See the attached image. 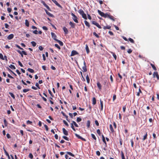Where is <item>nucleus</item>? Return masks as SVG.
<instances>
[{"label":"nucleus","instance_id":"f257e3e1","mask_svg":"<svg viewBox=\"0 0 159 159\" xmlns=\"http://www.w3.org/2000/svg\"><path fill=\"white\" fill-rule=\"evenodd\" d=\"M98 12L99 14L102 17H103L104 18H108L109 16V14L107 13L105 14L99 10H98Z\"/></svg>","mask_w":159,"mask_h":159},{"label":"nucleus","instance_id":"f03ea898","mask_svg":"<svg viewBox=\"0 0 159 159\" xmlns=\"http://www.w3.org/2000/svg\"><path fill=\"white\" fill-rule=\"evenodd\" d=\"M78 12L82 15V17L85 20L87 19L86 15L84 13V11L82 9H80L78 11Z\"/></svg>","mask_w":159,"mask_h":159},{"label":"nucleus","instance_id":"7ed1b4c3","mask_svg":"<svg viewBox=\"0 0 159 159\" xmlns=\"http://www.w3.org/2000/svg\"><path fill=\"white\" fill-rule=\"evenodd\" d=\"M71 16H73L72 19L76 23H78V18L73 13H71Z\"/></svg>","mask_w":159,"mask_h":159},{"label":"nucleus","instance_id":"20e7f679","mask_svg":"<svg viewBox=\"0 0 159 159\" xmlns=\"http://www.w3.org/2000/svg\"><path fill=\"white\" fill-rule=\"evenodd\" d=\"M83 59L84 60L83 62L84 66L82 67V69L83 70V71L84 72H86V71H87V69L86 68V63L84 61V59Z\"/></svg>","mask_w":159,"mask_h":159},{"label":"nucleus","instance_id":"39448f33","mask_svg":"<svg viewBox=\"0 0 159 159\" xmlns=\"http://www.w3.org/2000/svg\"><path fill=\"white\" fill-rule=\"evenodd\" d=\"M153 78L156 77L158 80L159 79V76L157 72H154L153 74Z\"/></svg>","mask_w":159,"mask_h":159},{"label":"nucleus","instance_id":"423d86ee","mask_svg":"<svg viewBox=\"0 0 159 159\" xmlns=\"http://www.w3.org/2000/svg\"><path fill=\"white\" fill-rule=\"evenodd\" d=\"M52 38L55 41H57L58 39H56L57 36L53 32L51 33Z\"/></svg>","mask_w":159,"mask_h":159},{"label":"nucleus","instance_id":"0eeeda50","mask_svg":"<svg viewBox=\"0 0 159 159\" xmlns=\"http://www.w3.org/2000/svg\"><path fill=\"white\" fill-rule=\"evenodd\" d=\"M52 1L53 2H54L56 4V5L58 7H59L61 9L62 8L61 6L59 3H58V2L56 0H52Z\"/></svg>","mask_w":159,"mask_h":159},{"label":"nucleus","instance_id":"6e6552de","mask_svg":"<svg viewBox=\"0 0 159 159\" xmlns=\"http://www.w3.org/2000/svg\"><path fill=\"white\" fill-rule=\"evenodd\" d=\"M75 135L78 139H80L82 140H83V141H86V139H85L83 138L82 137H81V136H80L78 134H75Z\"/></svg>","mask_w":159,"mask_h":159},{"label":"nucleus","instance_id":"1a4fd4ad","mask_svg":"<svg viewBox=\"0 0 159 159\" xmlns=\"http://www.w3.org/2000/svg\"><path fill=\"white\" fill-rule=\"evenodd\" d=\"M78 53L77 51L75 50H73L71 52V54L70 55L71 56H74L75 55L78 54Z\"/></svg>","mask_w":159,"mask_h":159},{"label":"nucleus","instance_id":"9d476101","mask_svg":"<svg viewBox=\"0 0 159 159\" xmlns=\"http://www.w3.org/2000/svg\"><path fill=\"white\" fill-rule=\"evenodd\" d=\"M63 132L64 134L66 135H68V132L64 128H62Z\"/></svg>","mask_w":159,"mask_h":159},{"label":"nucleus","instance_id":"9b49d317","mask_svg":"<svg viewBox=\"0 0 159 159\" xmlns=\"http://www.w3.org/2000/svg\"><path fill=\"white\" fill-rule=\"evenodd\" d=\"M69 25L71 26V27L72 28H74L75 27V24L73 22L70 21L69 22Z\"/></svg>","mask_w":159,"mask_h":159},{"label":"nucleus","instance_id":"f8f14e48","mask_svg":"<svg viewBox=\"0 0 159 159\" xmlns=\"http://www.w3.org/2000/svg\"><path fill=\"white\" fill-rule=\"evenodd\" d=\"M14 37V35L13 34H11L9 35L7 37V39L8 40H11Z\"/></svg>","mask_w":159,"mask_h":159},{"label":"nucleus","instance_id":"ddd939ff","mask_svg":"<svg viewBox=\"0 0 159 159\" xmlns=\"http://www.w3.org/2000/svg\"><path fill=\"white\" fill-rule=\"evenodd\" d=\"M63 29L65 34H67L68 33V31L67 29L65 27H64Z\"/></svg>","mask_w":159,"mask_h":159},{"label":"nucleus","instance_id":"4468645a","mask_svg":"<svg viewBox=\"0 0 159 159\" xmlns=\"http://www.w3.org/2000/svg\"><path fill=\"white\" fill-rule=\"evenodd\" d=\"M102 140L103 143L105 144V145L107 146V143L105 140V139L104 136L103 135H102Z\"/></svg>","mask_w":159,"mask_h":159},{"label":"nucleus","instance_id":"2eb2a0df","mask_svg":"<svg viewBox=\"0 0 159 159\" xmlns=\"http://www.w3.org/2000/svg\"><path fill=\"white\" fill-rule=\"evenodd\" d=\"M97 85L99 89L101 90L102 88V86L99 82L97 83Z\"/></svg>","mask_w":159,"mask_h":159},{"label":"nucleus","instance_id":"dca6fc26","mask_svg":"<svg viewBox=\"0 0 159 159\" xmlns=\"http://www.w3.org/2000/svg\"><path fill=\"white\" fill-rule=\"evenodd\" d=\"M85 48L87 53V54H88L89 52V47L87 44L86 45Z\"/></svg>","mask_w":159,"mask_h":159},{"label":"nucleus","instance_id":"f3484780","mask_svg":"<svg viewBox=\"0 0 159 159\" xmlns=\"http://www.w3.org/2000/svg\"><path fill=\"white\" fill-rule=\"evenodd\" d=\"M4 151L6 155L8 157V159H10V157L8 153L6 151V150L5 149H4Z\"/></svg>","mask_w":159,"mask_h":159},{"label":"nucleus","instance_id":"a211bd4d","mask_svg":"<svg viewBox=\"0 0 159 159\" xmlns=\"http://www.w3.org/2000/svg\"><path fill=\"white\" fill-rule=\"evenodd\" d=\"M96 99L95 98L93 97L92 99V103L93 105H95L96 104Z\"/></svg>","mask_w":159,"mask_h":159},{"label":"nucleus","instance_id":"6ab92c4d","mask_svg":"<svg viewBox=\"0 0 159 159\" xmlns=\"http://www.w3.org/2000/svg\"><path fill=\"white\" fill-rule=\"evenodd\" d=\"M111 27L110 26L107 25L106 26H104L103 27V29L104 30H106L107 29H110Z\"/></svg>","mask_w":159,"mask_h":159},{"label":"nucleus","instance_id":"aec40b11","mask_svg":"<svg viewBox=\"0 0 159 159\" xmlns=\"http://www.w3.org/2000/svg\"><path fill=\"white\" fill-rule=\"evenodd\" d=\"M108 18L113 21H114L115 20V19H114V17L110 15H109Z\"/></svg>","mask_w":159,"mask_h":159},{"label":"nucleus","instance_id":"412c9836","mask_svg":"<svg viewBox=\"0 0 159 159\" xmlns=\"http://www.w3.org/2000/svg\"><path fill=\"white\" fill-rule=\"evenodd\" d=\"M84 22L86 25L88 27H89L90 25L89 23L88 22H87L86 20H85L84 21Z\"/></svg>","mask_w":159,"mask_h":159},{"label":"nucleus","instance_id":"4be33fe9","mask_svg":"<svg viewBox=\"0 0 159 159\" xmlns=\"http://www.w3.org/2000/svg\"><path fill=\"white\" fill-rule=\"evenodd\" d=\"M25 25L27 27H29V23L27 20H25Z\"/></svg>","mask_w":159,"mask_h":159},{"label":"nucleus","instance_id":"5701e85b","mask_svg":"<svg viewBox=\"0 0 159 159\" xmlns=\"http://www.w3.org/2000/svg\"><path fill=\"white\" fill-rule=\"evenodd\" d=\"M110 129L112 132H114V130L113 129L112 126L111 124L110 125Z\"/></svg>","mask_w":159,"mask_h":159},{"label":"nucleus","instance_id":"b1692460","mask_svg":"<svg viewBox=\"0 0 159 159\" xmlns=\"http://www.w3.org/2000/svg\"><path fill=\"white\" fill-rule=\"evenodd\" d=\"M57 41L58 43H59V44L60 45V46H62L63 45V43L62 42L60 41V40H59L58 39Z\"/></svg>","mask_w":159,"mask_h":159},{"label":"nucleus","instance_id":"393cba45","mask_svg":"<svg viewBox=\"0 0 159 159\" xmlns=\"http://www.w3.org/2000/svg\"><path fill=\"white\" fill-rule=\"evenodd\" d=\"M86 79L87 83H89L90 82V79L88 75H87L86 76Z\"/></svg>","mask_w":159,"mask_h":159},{"label":"nucleus","instance_id":"a878e982","mask_svg":"<svg viewBox=\"0 0 159 159\" xmlns=\"http://www.w3.org/2000/svg\"><path fill=\"white\" fill-rule=\"evenodd\" d=\"M9 67L12 69H16V67L15 66L11 64L9 66Z\"/></svg>","mask_w":159,"mask_h":159},{"label":"nucleus","instance_id":"bb28decb","mask_svg":"<svg viewBox=\"0 0 159 159\" xmlns=\"http://www.w3.org/2000/svg\"><path fill=\"white\" fill-rule=\"evenodd\" d=\"M27 70L31 73H33L34 72V70L33 69L31 68H28Z\"/></svg>","mask_w":159,"mask_h":159},{"label":"nucleus","instance_id":"cd10ccee","mask_svg":"<svg viewBox=\"0 0 159 159\" xmlns=\"http://www.w3.org/2000/svg\"><path fill=\"white\" fill-rule=\"evenodd\" d=\"M66 153H67L68 154L72 156V157H74L75 155L73 154L71 152H66Z\"/></svg>","mask_w":159,"mask_h":159},{"label":"nucleus","instance_id":"c85d7f7f","mask_svg":"<svg viewBox=\"0 0 159 159\" xmlns=\"http://www.w3.org/2000/svg\"><path fill=\"white\" fill-rule=\"evenodd\" d=\"M147 132H146V134L143 136V141H144L146 139H147Z\"/></svg>","mask_w":159,"mask_h":159},{"label":"nucleus","instance_id":"c756f323","mask_svg":"<svg viewBox=\"0 0 159 159\" xmlns=\"http://www.w3.org/2000/svg\"><path fill=\"white\" fill-rule=\"evenodd\" d=\"M4 123L5 126H7L8 125V123L5 119L4 120Z\"/></svg>","mask_w":159,"mask_h":159},{"label":"nucleus","instance_id":"7c9ffc66","mask_svg":"<svg viewBox=\"0 0 159 159\" xmlns=\"http://www.w3.org/2000/svg\"><path fill=\"white\" fill-rule=\"evenodd\" d=\"M90 125V121L89 120H88L87 121V126L88 128H89Z\"/></svg>","mask_w":159,"mask_h":159},{"label":"nucleus","instance_id":"2f4dec72","mask_svg":"<svg viewBox=\"0 0 159 159\" xmlns=\"http://www.w3.org/2000/svg\"><path fill=\"white\" fill-rule=\"evenodd\" d=\"M31 43L33 47H35L36 46V43L34 41H32Z\"/></svg>","mask_w":159,"mask_h":159},{"label":"nucleus","instance_id":"473e14b6","mask_svg":"<svg viewBox=\"0 0 159 159\" xmlns=\"http://www.w3.org/2000/svg\"><path fill=\"white\" fill-rule=\"evenodd\" d=\"M49 16L51 17H53V15L51 14L48 11L46 13Z\"/></svg>","mask_w":159,"mask_h":159},{"label":"nucleus","instance_id":"72a5a7b5","mask_svg":"<svg viewBox=\"0 0 159 159\" xmlns=\"http://www.w3.org/2000/svg\"><path fill=\"white\" fill-rule=\"evenodd\" d=\"M9 94L13 99L15 98V97L14 96V95L12 93L10 92L9 93Z\"/></svg>","mask_w":159,"mask_h":159},{"label":"nucleus","instance_id":"f704fd0d","mask_svg":"<svg viewBox=\"0 0 159 159\" xmlns=\"http://www.w3.org/2000/svg\"><path fill=\"white\" fill-rule=\"evenodd\" d=\"M73 124V125H74L76 127H78V125L76 124V123L74 121H72V123Z\"/></svg>","mask_w":159,"mask_h":159},{"label":"nucleus","instance_id":"c9c22d12","mask_svg":"<svg viewBox=\"0 0 159 159\" xmlns=\"http://www.w3.org/2000/svg\"><path fill=\"white\" fill-rule=\"evenodd\" d=\"M151 66L154 70H157V69L156 67L154 65L152 64H151Z\"/></svg>","mask_w":159,"mask_h":159},{"label":"nucleus","instance_id":"e433bc0d","mask_svg":"<svg viewBox=\"0 0 159 159\" xmlns=\"http://www.w3.org/2000/svg\"><path fill=\"white\" fill-rule=\"evenodd\" d=\"M112 55L113 57H114L115 59V60H116L117 58V57L116 55L113 52H112Z\"/></svg>","mask_w":159,"mask_h":159},{"label":"nucleus","instance_id":"4c0bfd02","mask_svg":"<svg viewBox=\"0 0 159 159\" xmlns=\"http://www.w3.org/2000/svg\"><path fill=\"white\" fill-rule=\"evenodd\" d=\"M49 101L52 104H54V102L51 101V100H52L53 99V98L52 97H50L49 98Z\"/></svg>","mask_w":159,"mask_h":159},{"label":"nucleus","instance_id":"58836bf2","mask_svg":"<svg viewBox=\"0 0 159 159\" xmlns=\"http://www.w3.org/2000/svg\"><path fill=\"white\" fill-rule=\"evenodd\" d=\"M81 119L80 117H77L76 119V121L77 122H79L81 121Z\"/></svg>","mask_w":159,"mask_h":159},{"label":"nucleus","instance_id":"ea45409f","mask_svg":"<svg viewBox=\"0 0 159 159\" xmlns=\"http://www.w3.org/2000/svg\"><path fill=\"white\" fill-rule=\"evenodd\" d=\"M92 137L94 140H96V138L95 136V135L93 134H91Z\"/></svg>","mask_w":159,"mask_h":159},{"label":"nucleus","instance_id":"a19ab883","mask_svg":"<svg viewBox=\"0 0 159 159\" xmlns=\"http://www.w3.org/2000/svg\"><path fill=\"white\" fill-rule=\"evenodd\" d=\"M121 155L122 159H125L123 152L122 151L121 152Z\"/></svg>","mask_w":159,"mask_h":159},{"label":"nucleus","instance_id":"79ce46f5","mask_svg":"<svg viewBox=\"0 0 159 159\" xmlns=\"http://www.w3.org/2000/svg\"><path fill=\"white\" fill-rule=\"evenodd\" d=\"M30 90V89H25L23 90V91L24 93H26V92L29 91Z\"/></svg>","mask_w":159,"mask_h":159},{"label":"nucleus","instance_id":"37998d69","mask_svg":"<svg viewBox=\"0 0 159 159\" xmlns=\"http://www.w3.org/2000/svg\"><path fill=\"white\" fill-rule=\"evenodd\" d=\"M63 123L65 125H66L67 126H69V125L68 124V123L67 122L65 121V120H63Z\"/></svg>","mask_w":159,"mask_h":159},{"label":"nucleus","instance_id":"c03bdc74","mask_svg":"<svg viewBox=\"0 0 159 159\" xmlns=\"http://www.w3.org/2000/svg\"><path fill=\"white\" fill-rule=\"evenodd\" d=\"M0 58L2 60H4V58L3 57V55L2 53H0Z\"/></svg>","mask_w":159,"mask_h":159},{"label":"nucleus","instance_id":"a18cd8bd","mask_svg":"<svg viewBox=\"0 0 159 159\" xmlns=\"http://www.w3.org/2000/svg\"><path fill=\"white\" fill-rule=\"evenodd\" d=\"M129 41H130L132 43H134V41L131 38H129Z\"/></svg>","mask_w":159,"mask_h":159},{"label":"nucleus","instance_id":"49530a36","mask_svg":"<svg viewBox=\"0 0 159 159\" xmlns=\"http://www.w3.org/2000/svg\"><path fill=\"white\" fill-rule=\"evenodd\" d=\"M93 35H95L97 38H99V36L95 32L93 33Z\"/></svg>","mask_w":159,"mask_h":159},{"label":"nucleus","instance_id":"de8ad7c7","mask_svg":"<svg viewBox=\"0 0 159 159\" xmlns=\"http://www.w3.org/2000/svg\"><path fill=\"white\" fill-rule=\"evenodd\" d=\"M55 47H57V48H58L59 49H61V48L57 44H55Z\"/></svg>","mask_w":159,"mask_h":159},{"label":"nucleus","instance_id":"09e8293b","mask_svg":"<svg viewBox=\"0 0 159 159\" xmlns=\"http://www.w3.org/2000/svg\"><path fill=\"white\" fill-rule=\"evenodd\" d=\"M97 132L99 136L101 135V132L99 129H98Z\"/></svg>","mask_w":159,"mask_h":159},{"label":"nucleus","instance_id":"8fccbe9b","mask_svg":"<svg viewBox=\"0 0 159 159\" xmlns=\"http://www.w3.org/2000/svg\"><path fill=\"white\" fill-rule=\"evenodd\" d=\"M29 157L31 159H32L33 157V155L31 153L29 154Z\"/></svg>","mask_w":159,"mask_h":159},{"label":"nucleus","instance_id":"3c124183","mask_svg":"<svg viewBox=\"0 0 159 159\" xmlns=\"http://www.w3.org/2000/svg\"><path fill=\"white\" fill-rule=\"evenodd\" d=\"M130 142H131V146L132 147H133V146H134V142H133V139H131L130 140Z\"/></svg>","mask_w":159,"mask_h":159},{"label":"nucleus","instance_id":"603ef678","mask_svg":"<svg viewBox=\"0 0 159 159\" xmlns=\"http://www.w3.org/2000/svg\"><path fill=\"white\" fill-rule=\"evenodd\" d=\"M62 138L65 140H68V141L69 140V138H68L67 137H66V136H63L62 137Z\"/></svg>","mask_w":159,"mask_h":159},{"label":"nucleus","instance_id":"864d4df0","mask_svg":"<svg viewBox=\"0 0 159 159\" xmlns=\"http://www.w3.org/2000/svg\"><path fill=\"white\" fill-rule=\"evenodd\" d=\"M48 9V10L49 11H51V9H50L49 7L46 4V5L45 6Z\"/></svg>","mask_w":159,"mask_h":159},{"label":"nucleus","instance_id":"5fc2aeb1","mask_svg":"<svg viewBox=\"0 0 159 159\" xmlns=\"http://www.w3.org/2000/svg\"><path fill=\"white\" fill-rule=\"evenodd\" d=\"M16 47H17V48H19V49H21V50H23V48H21V47H20V46H19V45H18L16 44Z\"/></svg>","mask_w":159,"mask_h":159},{"label":"nucleus","instance_id":"6e6d98bb","mask_svg":"<svg viewBox=\"0 0 159 159\" xmlns=\"http://www.w3.org/2000/svg\"><path fill=\"white\" fill-rule=\"evenodd\" d=\"M132 52V50H131V49H129L127 51V52L128 53L130 54Z\"/></svg>","mask_w":159,"mask_h":159},{"label":"nucleus","instance_id":"4d7b16f0","mask_svg":"<svg viewBox=\"0 0 159 159\" xmlns=\"http://www.w3.org/2000/svg\"><path fill=\"white\" fill-rule=\"evenodd\" d=\"M44 127L45 128L46 130L47 131H48V126L47 125H44Z\"/></svg>","mask_w":159,"mask_h":159},{"label":"nucleus","instance_id":"13d9d810","mask_svg":"<svg viewBox=\"0 0 159 159\" xmlns=\"http://www.w3.org/2000/svg\"><path fill=\"white\" fill-rule=\"evenodd\" d=\"M39 49L41 51L43 50V48L41 46H39Z\"/></svg>","mask_w":159,"mask_h":159},{"label":"nucleus","instance_id":"bf43d9fd","mask_svg":"<svg viewBox=\"0 0 159 159\" xmlns=\"http://www.w3.org/2000/svg\"><path fill=\"white\" fill-rule=\"evenodd\" d=\"M35 86L39 89H40V87L39 85V84L37 83H36L35 84Z\"/></svg>","mask_w":159,"mask_h":159},{"label":"nucleus","instance_id":"052dcab7","mask_svg":"<svg viewBox=\"0 0 159 159\" xmlns=\"http://www.w3.org/2000/svg\"><path fill=\"white\" fill-rule=\"evenodd\" d=\"M19 65L21 66V67H23V65L20 62V61H18V62Z\"/></svg>","mask_w":159,"mask_h":159},{"label":"nucleus","instance_id":"680f3d73","mask_svg":"<svg viewBox=\"0 0 159 159\" xmlns=\"http://www.w3.org/2000/svg\"><path fill=\"white\" fill-rule=\"evenodd\" d=\"M11 9L10 8H7V11L9 13H10L11 11Z\"/></svg>","mask_w":159,"mask_h":159},{"label":"nucleus","instance_id":"e2e57ef3","mask_svg":"<svg viewBox=\"0 0 159 159\" xmlns=\"http://www.w3.org/2000/svg\"><path fill=\"white\" fill-rule=\"evenodd\" d=\"M96 154L98 156H99L100 155V153L98 151H97L96 152Z\"/></svg>","mask_w":159,"mask_h":159},{"label":"nucleus","instance_id":"0e129e2a","mask_svg":"<svg viewBox=\"0 0 159 159\" xmlns=\"http://www.w3.org/2000/svg\"><path fill=\"white\" fill-rule=\"evenodd\" d=\"M116 98V95L115 94H114L113 97V101H114Z\"/></svg>","mask_w":159,"mask_h":159},{"label":"nucleus","instance_id":"69168bd1","mask_svg":"<svg viewBox=\"0 0 159 159\" xmlns=\"http://www.w3.org/2000/svg\"><path fill=\"white\" fill-rule=\"evenodd\" d=\"M26 123L28 124H31L32 123V122L30 121L29 120H28L27 121Z\"/></svg>","mask_w":159,"mask_h":159},{"label":"nucleus","instance_id":"338daca9","mask_svg":"<svg viewBox=\"0 0 159 159\" xmlns=\"http://www.w3.org/2000/svg\"><path fill=\"white\" fill-rule=\"evenodd\" d=\"M96 26L99 29H101L102 28L101 27L98 23L97 24H96Z\"/></svg>","mask_w":159,"mask_h":159},{"label":"nucleus","instance_id":"774afa93","mask_svg":"<svg viewBox=\"0 0 159 159\" xmlns=\"http://www.w3.org/2000/svg\"><path fill=\"white\" fill-rule=\"evenodd\" d=\"M8 139H10L11 138V136L9 134H7L6 135Z\"/></svg>","mask_w":159,"mask_h":159}]
</instances>
